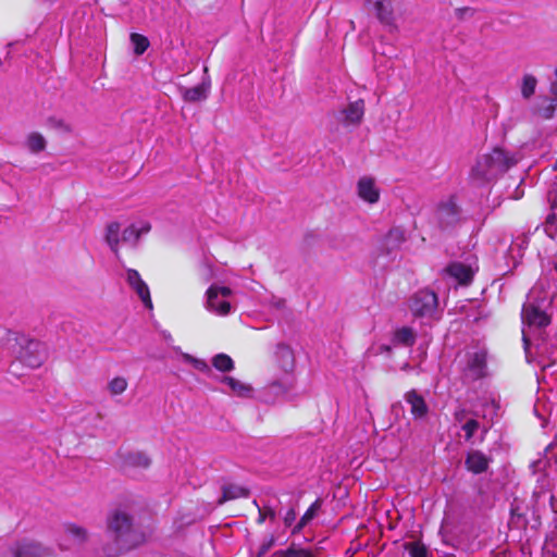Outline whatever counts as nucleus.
I'll use <instances>...</instances> for the list:
<instances>
[{"label": "nucleus", "mask_w": 557, "mask_h": 557, "mask_svg": "<svg viewBox=\"0 0 557 557\" xmlns=\"http://www.w3.org/2000/svg\"><path fill=\"white\" fill-rule=\"evenodd\" d=\"M222 300H219V297L215 300V304H221Z\"/></svg>", "instance_id": "47"}, {"label": "nucleus", "mask_w": 557, "mask_h": 557, "mask_svg": "<svg viewBox=\"0 0 557 557\" xmlns=\"http://www.w3.org/2000/svg\"><path fill=\"white\" fill-rule=\"evenodd\" d=\"M253 505L258 508V519L257 523L262 524L267 518L274 520L275 519V511L271 507H263L260 508L257 500H253Z\"/></svg>", "instance_id": "33"}, {"label": "nucleus", "mask_w": 557, "mask_h": 557, "mask_svg": "<svg viewBox=\"0 0 557 557\" xmlns=\"http://www.w3.org/2000/svg\"><path fill=\"white\" fill-rule=\"evenodd\" d=\"M107 532L120 549H132L145 541L138 532L133 515L125 508H115L107 517Z\"/></svg>", "instance_id": "1"}, {"label": "nucleus", "mask_w": 557, "mask_h": 557, "mask_svg": "<svg viewBox=\"0 0 557 557\" xmlns=\"http://www.w3.org/2000/svg\"><path fill=\"white\" fill-rule=\"evenodd\" d=\"M374 10L377 20L386 25H394V10L391 0H375L374 1Z\"/></svg>", "instance_id": "18"}, {"label": "nucleus", "mask_w": 557, "mask_h": 557, "mask_svg": "<svg viewBox=\"0 0 557 557\" xmlns=\"http://www.w3.org/2000/svg\"><path fill=\"white\" fill-rule=\"evenodd\" d=\"M151 230L150 223H144L141 227H137L135 224L127 226L122 233V240L136 245L143 234L149 233Z\"/></svg>", "instance_id": "20"}, {"label": "nucleus", "mask_w": 557, "mask_h": 557, "mask_svg": "<svg viewBox=\"0 0 557 557\" xmlns=\"http://www.w3.org/2000/svg\"><path fill=\"white\" fill-rule=\"evenodd\" d=\"M323 500L322 498H317L306 510V512L301 516L297 524L293 529V533L300 532L321 510Z\"/></svg>", "instance_id": "19"}, {"label": "nucleus", "mask_w": 557, "mask_h": 557, "mask_svg": "<svg viewBox=\"0 0 557 557\" xmlns=\"http://www.w3.org/2000/svg\"><path fill=\"white\" fill-rule=\"evenodd\" d=\"M120 231L121 224L116 221L110 222L106 228V243L116 256H119Z\"/></svg>", "instance_id": "22"}, {"label": "nucleus", "mask_w": 557, "mask_h": 557, "mask_svg": "<svg viewBox=\"0 0 557 557\" xmlns=\"http://www.w3.org/2000/svg\"><path fill=\"white\" fill-rule=\"evenodd\" d=\"M555 112V106L550 102L542 112V116L545 119L553 117Z\"/></svg>", "instance_id": "40"}, {"label": "nucleus", "mask_w": 557, "mask_h": 557, "mask_svg": "<svg viewBox=\"0 0 557 557\" xmlns=\"http://www.w3.org/2000/svg\"><path fill=\"white\" fill-rule=\"evenodd\" d=\"M465 465L468 471L481 474L487 470L490 459L482 451L472 450L468 453Z\"/></svg>", "instance_id": "17"}, {"label": "nucleus", "mask_w": 557, "mask_h": 557, "mask_svg": "<svg viewBox=\"0 0 557 557\" xmlns=\"http://www.w3.org/2000/svg\"><path fill=\"white\" fill-rule=\"evenodd\" d=\"M209 84L202 83L191 88H185L183 99L187 102H199L208 97Z\"/></svg>", "instance_id": "21"}, {"label": "nucleus", "mask_w": 557, "mask_h": 557, "mask_svg": "<svg viewBox=\"0 0 557 557\" xmlns=\"http://www.w3.org/2000/svg\"><path fill=\"white\" fill-rule=\"evenodd\" d=\"M222 382L226 384L230 389L238 396H244L251 391V387L244 384L239 380L232 376H224Z\"/></svg>", "instance_id": "28"}, {"label": "nucleus", "mask_w": 557, "mask_h": 557, "mask_svg": "<svg viewBox=\"0 0 557 557\" xmlns=\"http://www.w3.org/2000/svg\"><path fill=\"white\" fill-rule=\"evenodd\" d=\"M276 557H315L310 549H305L292 544L287 549H280L274 553Z\"/></svg>", "instance_id": "26"}, {"label": "nucleus", "mask_w": 557, "mask_h": 557, "mask_svg": "<svg viewBox=\"0 0 557 557\" xmlns=\"http://www.w3.org/2000/svg\"><path fill=\"white\" fill-rule=\"evenodd\" d=\"M18 360L30 369L39 368L47 358L46 348L42 343L34 339L25 341L24 345H21L18 352Z\"/></svg>", "instance_id": "5"}, {"label": "nucleus", "mask_w": 557, "mask_h": 557, "mask_svg": "<svg viewBox=\"0 0 557 557\" xmlns=\"http://www.w3.org/2000/svg\"><path fill=\"white\" fill-rule=\"evenodd\" d=\"M64 531L77 544H83V543L87 542V540H88L87 530L83 527L75 524V523H65Z\"/></svg>", "instance_id": "24"}, {"label": "nucleus", "mask_w": 557, "mask_h": 557, "mask_svg": "<svg viewBox=\"0 0 557 557\" xmlns=\"http://www.w3.org/2000/svg\"><path fill=\"white\" fill-rule=\"evenodd\" d=\"M550 92L554 98L557 100V79L550 85Z\"/></svg>", "instance_id": "42"}, {"label": "nucleus", "mask_w": 557, "mask_h": 557, "mask_svg": "<svg viewBox=\"0 0 557 557\" xmlns=\"http://www.w3.org/2000/svg\"><path fill=\"white\" fill-rule=\"evenodd\" d=\"M554 444H557V436L555 437V441H554V443H552V445H554Z\"/></svg>", "instance_id": "48"}, {"label": "nucleus", "mask_w": 557, "mask_h": 557, "mask_svg": "<svg viewBox=\"0 0 557 557\" xmlns=\"http://www.w3.org/2000/svg\"><path fill=\"white\" fill-rule=\"evenodd\" d=\"M13 366H14V364H11V367H10V372H12V373H14V371H13V369H12V368H13Z\"/></svg>", "instance_id": "46"}, {"label": "nucleus", "mask_w": 557, "mask_h": 557, "mask_svg": "<svg viewBox=\"0 0 557 557\" xmlns=\"http://www.w3.org/2000/svg\"><path fill=\"white\" fill-rule=\"evenodd\" d=\"M122 468L129 469H147L151 465L150 458L143 451H128L121 456Z\"/></svg>", "instance_id": "14"}, {"label": "nucleus", "mask_w": 557, "mask_h": 557, "mask_svg": "<svg viewBox=\"0 0 557 557\" xmlns=\"http://www.w3.org/2000/svg\"><path fill=\"white\" fill-rule=\"evenodd\" d=\"M466 414H467L466 409H459V410L455 411L454 418L456 421L461 422L466 418Z\"/></svg>", "instance_id": "41"}, {"label": "nucleus", "mask_w": 557, "mask_h": 557, "mask_svg": "<svg viewBox=\"0 0 557 557\" xmlns=\"http://www.w3.org/2000/svg\"><path fill=\"white\" fill-rule=\"evenodd\" d=\"M127 386V380L123 376H116L109 382V391L112 395H121Z\"/></svg>", "instance_id": "32"}, {"label": "nucleus", "mask_w": 557, "mask_h": 557, "mask_svg": "<svg viewBox=\"0 0 557 557\" xmlns=\"http://www.w3.org/2000/svg\"><path fill=\"white\" fill-rule=\"evenodd\" d=\"M228 297L232 295V289L226 286L211 285L207 289V306L208 308L219 315H227L231 312V304L227 300H222L221 304H215L219 296Z\"/></svg>", "instance_id": "6"}, {"label": "nucleus", "mask_w": 557, "mask_h": 557, "mask_svg": "<svg viewBox=\"0 0 557 557\" xmlns=\"http://www.w3.org/2000/svg\"><path fill=\"white\" fill-rule=\"evenodd\" d=\"M487 354L485 350L475 351L468 361V370L473 380H480L486 375Z\"/></svg>", "instance_id": "16"}, {"label": "nucleus", "mask_w": 557, "mask_h": 557, "mask_svg": "<svg viewBox=\"0 0 557 557\" xmlns=\"http://www.w3.org/2000/svg\"><path fill=\"white\" fill-rule=\"evenodd\" d=\"M555 220H556V215H555V213H550V214H548V215H547V218H546V223L552 224V223H554V222H555Z\"/></svg>", "instance_id": "43"}, {"label": "nucleus", "mask_w": 557, "mask_h": 557, "mask_svg": "<svg viewBox=\"0 0 557 557\" xmlns=\"http://www.w3.org/2000/svg\"><path fill=\"white\" fill-rule=\"evenodd\" d=\"M516 162L513 154L500 147H495L491 152L478 159L472 168L471 177L479 183L490 182L499 174L507 172Z\"/></svg>", "instance_id": "2"}, {"label": "nucleus", "mask_w": 557, "mask_h": 557, "mask_svg": "<svg viewBox=\"0 0 557 557\" xmlns=\"http://www.w3.org/2000/svg\"><path fill=\"white\" fill-rule=\"evenodd\" d=\"M11 557H53L52 549L45 547L41 543L21 539L14 541L8 548Z\"/></svg>", "instance_id": "4"}, {"label": "nucleus", "mask_w": 557, "mask_h": 557, "mask_svg": "<svg viewBox=\"0 0 557 557\" xmlns=\"http://www.w3.org/2000/svg\"><path fill=\"white\" fill-rule=\"evenodd\" d=\"M274 544L275 537L273 535H270L259 547L257 557H262L263 555H265Z\"/></svg>", "instance_id": "36"}, {"label": "nucleus", "mask_w": 557, "mask_h": 557, "mask_svg": "<svg viewBox=\"0 0 557 557\" xmlns=\"http://www.w3.org/2000/svg\"><path fill=\"white\" fill-rule=\"evenodd\" d=\"M212 366L221 372H230L234 369V361L228 355L221 352L212 358Z\"/></svg>", "instance_id": "27"}, {"label": "nucleus", "mask_w": 557, "mask_h": 557, "mask_svg": "<svg viewBox=\"0 0 557 557\" xmlns=\"http://www.w3.org/2000/svg\"><path fill=\"white\" fill-rule=\"evenodd\" d=\"M295 520H296V510L294 508H290L285 513L284 524L286 527H290Z\"/></svg>", "instance_id": "39"}, {"label": "nucleus", "mask_w": 557, "mask_h": 557, "mask_svg": "<svg viewBox=\"0 0 557 557\" xmlns=\"http://www.w3.org/2000/svg\"><path fill=\"white\" fill-rule=\"evenodd\" d=\"M459 207L454 196L437 205L436 216L441 228L454 225L458 221Z\"/></svg>", "instance_id": "7"}, {"label": "nucleus", "mask_w": 557, "mask_h": 557, "mask_svg": "<svg viewBox=\"0 0 557 557\" xmlns=\"http://www.w3.org/2000/svg\"><path fill=\"white\" fill-rule=\"evenodd\" d=\"M537 85V79L532 74H525L522 78L521 95L524 99L531 98Z\"/></svg>", "instance_id": "29"}, {"label": "nucleus", "mask_w": 557, "mask_h": 557, "mask_svg": "<svg viewBox=\"0 0 557 557\" xmlns=\"http://www.w3.org/2000/svg\"><path fill=\"white\" fill-rule=\"evenodd\" d=\"M523 320L530 326L546 327L550 324L552 318L544 310H541L534 305H529L523 308L522 311Z\"/></svg>", "instance_id": "12"}, {"label": "nucleus", "mask_w": 557, "mask_h": 557, "mask_svg": "<svg viewBox=\"0 0 557 557\" xmlns=\"http://www.w3.org/2000/svg\"><path fill=\"white\" fill-rule=\"evenodd\" d=\"M221 491L222 495L218 499V505H223L226 502L239 498H248L250 496V490L248 487L234 483H227L222 485Z\"/></svg>", "instance_id": "15"}, {"label": "nucleus", "mask_w": 557, "mask_h": 557, "mask_svg": "<svg viewBox=\"0 0 557 557\" xmlns=\"http://www.w3.org/2000/svg\"><path fill=\"white\" fill-rule=\"evenodd\" d=\"M474 13H475V10L472 8H469V7L457 8L455 10V14L459 20H463L467 14L472 16Z\"/></svg>", "instance_id": "38"}, {"label": "nucleus", "mask_w": 557, "mask_h": 557, "mask_svg": "<svg viewBox=\"0 0 557 557\" xmlns=\"http://www.w3.org/2000/svg\"><path fill=\"white\" fill-rule=\"evenodd\" d=\"M404 399L410 406V413L414 420L424 419L429 413V406L424 397L414 388L404 395Z\"/></svg>", "instance_id": "9"}, {"label": "nucleus", "mask_w": 557, "mask_h": 557, "mask_svg": "<svg viewBox=\"0 0 557 557\" xmlns=\"http://www.w3.org/2000/svg\"><path fill=\"white\" fill-rule=\"evenodd\" d=\"M357 189L358 196L369 203H376L380 199V190L375 186L374 178L370 176L361 177L358 181Z\"/></svg>", "instance_id": "13"}, {"label": "nucleus", "mask_w": 557, "mask_h": 557, "mask_svg": "<svg viewBox=\"0 0 557 557\" xmlns=\"http://www.w3.org/2000/svg\"><path fill=\"white\" fill-rule=\"evenodd\" d=\"M552 208H553V209L557 208V202H554V203L552 205Z\"/></svg>", "instance_id": "44"}, {"label": "nucleus", "mask_w": 557, "mask_h": 557, "mask_svg": "<svg viewBox=\"0 0 557 557\" xmlns=\"http://www.w3.org/2000/svg\"><path fill=\"white\" fill-rule=\"evenodd\" d=\"M444 272L449 276L454 277L460 285H469L474 277V272L472 268L462 262H450L445 269Z\"/></svg>", "instance_id": "11"}, {"label": "nucleus", "mask_w": 557, "mask_h": 557, "mask_svg": "<svg viewBox=\"0 0 557 557\" xmlns=\"http://www.w3.org/2000/svg\"><path fill=\"white\" fill-rule=\"evenodd\" d=\"M479 426H480V423L475 419H470L462 425V430L466 433V435H465L466 441H470L473 437V435L478 431Z\"/></svg>", "instance_id": "35"}, {"label": "nucleus", "mask_w": 557, "mask_h": 557, "mask_svg": "<svg viewBox=\"0 0 557 557\" xmlns=\"http://www.w3.org/2000/svg\"><path fill=\"white\" fill-rule=\"evenodd\" d=\"M394 342L406 347H411L416 343V333L411 327L403 326L395 331Z\"/></svg>", "instance_id": "23"}, {"label": "nucleus", "mask_w": 557, "mask_h": 557, "mask_svg": "<svg viewBox=\"0 0 557 557\" xmlns=\"http://www.w3.org/2000/svg\"><path fill=\"white\" fill-rule=\"evenodd\" d=\"M438 307V296L430 288H422L416 292L409 304V309L416 318H432Z\"/></svg>", "instance_id": "3"}, {"label": "nucleus", "mask_w": 557, "mask_h": 557, "mask_svg": "<svg viewBox=\"0 0 557 557\" xmlns=\"http://www.w3.org/2000/svg\"><path fill=\"white\" fill-rule=\"evenodd\" d=\"M47 124L49 127L60 131L62 133H71L72 132V127L61 119L51 116L48 119Z\"/></svg>", "instance_id": "34"}, {"label": "nucleus", "mask_w": 557, "mask_h": 557, "mask_svg": "<svg viewBox=\"0 0 557 557\" xmlns=\"http://www.w3.org/2000/svg\"><path fill=\"white\" fill-rule=\"evenodd\" d=\"M404 547L410 557H429L428 547L420 541L408 542Z\"/></svg>", "instance_id": "31"}, {"label": "nucleus", "mask_w": 557, "mask_h": 557, "mask_svg": "<svg viewBox=\"0 0 557 557\" xmlns=\"http://www.w3.org/2000/svg\"><path fill=\"white\" fill-rule=\"evenodd\" d=\"M554 170H557V160L555 161Z\"/></svg>", "instance_id": "45"}, {"label": "nucleus", "mask_w": 557, "mask_h": 557, "mask_svg": "<svg viewBox=\"0 0 557 557\" xmlns=\"http://www.w3.org/2000/svg\"><path fill=\"white\" fill-rule=\"evenodd\" d=\"M131 41L134 46V53L136 55H141L143 53H145V51L149 48L150 45L148 38L138 33L131 34Z\"/></svg>", "instance_id": "30"}, {"label": "nucleus", "mask_w": 557, "mask_h": 557, "mask_svg": "<svg viewBox=\"0 0 557 557\" xmlns=\"http://www.w3.org/2000/svg\"><path fill=\"white\" fill-rule=\"evenodd\" d=\"M341 123L344 126H357L362 122L364 115L363 100L350 102L345 109L341 111Z\"/></svg>", "instance_id": "10"}, {"label": "nucleus", "mask_w": 557, "mask_h": 557, "mask_svg": "<svg viewBox=\"0 0 557 557\" xmlns=\"http://www.w3.org/2000/svg\"><path fill=\"white\" fill-rule=\"evenodd\" d=\"M126 281L132 289L138 295L144 306L151 310L153 308L150 289L146 282L141 278L139 272L134 269L127 270Z\"/></svg>", "instance_id": "8"}, {"label": "nucleus", "mask_w": 557, "mask_h": 557, "mask_svg": "<svg viewBox=\"0 0 557 557\" xmlns=\"http://www.w3.org/2000/svg\"><path fill=\"white\" fill-rule=\"evenodd\" d=\"M26 145L30 152L38 153L46 149L47 143L40 133L33 132L27 136Z\"/></svg>", "instance_id": "25"}, {"label": "nucleus", "mask_w": 557, "mask_h": 557, "mask_svg": "<svg viewBox=\"0 0 557 557\" xmlns=\"http://www.w3.org/2000/svg\"><path fill=\"white\" fill-rule=\"evenodd\" d=\"M193 364L196 369H198L199 371H208L209 370V367L207 364V362L205 360H201V359H197V358H194L191 356H187L186 357Z\"/></svg>", "instance_id": "37"}]
</instances>
